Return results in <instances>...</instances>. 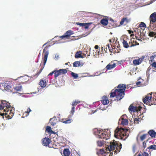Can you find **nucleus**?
Here are the masks:
<instances>
[{
    "label": "nucleus",
    "instance_id": "obj_1",
    "mask_svg": "<svg viewBox=\"0 0 156 156\" xmlns=\"http://www.w3.org/2000/svg\"><path fill=\"white\" fill-rule=\"evenodd\" d=\"M0 110H3L5 113L0 112V115L2 116L5 115L8 119H11L14 115L15 108L11 107L10 103L5 100H2L0 104Z\"/></svg>",
    "mask_w": 156,
    "mask_h": 156
},
{
    "label": "nucleus",
    "instance_id": "obj_2",
    "mask_svg": "<svg viewBox=\"0 0 156 156\" xmlns=\"http://www.w3.org/2000/svg\"><path fill=\"white\" fill-rule=\"evenodd\" d=\"M113 89L110 93V98L116 97L118 101L121 100L124 97L125 91L126 88L125 84H120L118 85L117 89Z\"/></svg>",
    "mask_w": 156,
    "mask_h": 156
},
{
    "label": "nucleus",
    "instance_id": "obj_3",
    "mask_svg": "<svg viewBox=\"0 0 156 156\" xmlns=\"http://www.w3.org/2000/svg\"><path fill=\"white\" fill-rule=\"evenodd\" d=\"M127 129L117 127L115 129L114 136L115 137L123 140H125L128 137L129 134Z\"/></svg>",
    "mask_w": 156,
    "mask_h": 156
},
{
    "label": "nucleus",
    "instance_id": "obj_4",
    "mask_svg": "<svg viewBox=\"0 0 156 156\" xmlns=\"http://www.w3.org/2000/svg\"><path fill=\"white\" fill-rule=\"evenodd\" d=\"M113 141L110 142V145H108V148L110 151L116 149V150L114 151V154H116L121 149L122 145L119 142L115 141L114 140H113Z\"/></svg>",
    "mask_w": 156,
    "mask_h": 156
},
{
    "label": "nucleus",
    "instance_id": "obj_5",
    "mask_svg": "<svg viewBox=\"0 0 156 156\" xmlns=\"http://www.w3.org/2000/svg\"><path fill=\"white\" fill-rule=\"evenodd\" d=\"M98 134V138L108 140L109 138L110 135V131L108 129H105L104 130H100Z\"/></svg>",
    "mask_w": 156,
    "mask_h": 156
},
{
    "label": "nucleus",
    "instance_id": "obj_6",
    "mask_svg": "<svg viewBox=\"0 0 156 156\" xmlns=\"http://www.w3.org/2000/svg\"><path fill=\"white\" fill-rule=\"evenodd\" d=\"M48 47L46 46L45 47L43 50V55H44V64L43 67L41 68L40 70V73H41L43 68H44V66L45 65L48 56L49 54V51L48 50Z\"/></svg>",
    "mask_w": 156,
    "mask_h": 156
},
{
    "label": "nucleus",
    "instance_id": "obj_7",
    "mask_svg": "<svg viewBox=\"0 0 156 156\" xmlns=\"http://www.w3.org/2000/svg\"><path fill=\"white\" fill-rule=\"evenodd\" d=\"M152 98L151 94L149 93L146 95L145 98L143 99V102L146 104L150 106Z\"/></svg>",
    "mask_w": 156,
    "mask_h": 156
},
{
    "label": "nucleus",
    "instance_id": "obj_8",
    "mask_svg": "<svg viewBox=\"0 0 156 156\" xmlns=\"http://www.w3.org/2000/svg\"><path fill=\"white\" fill-rule=\"evenodd\" d=\"M55 77L56 78L61 74H64L67 73V70L65 69H60L57 70H54Z\"/></svg>",
    "mask_w": 156,
    "mask_h": 156
},
{
    "label": "nucleus",
    "instance_id": "obj_9",
    "mask_svg": "<svg viewBox=\"0 0 156 156\" xmlns=\"http://www.w3.org/2000/svg\"><path fill=\"white\" fill-rule=\"evenodd\" d=\"M141 108L140 106L138 107L136 106H134L131 105L129 108V111H133L134 112L139 111L141 110Z\"/></svg>",
    "mask_w": 156,
    "mask_h": 156
},
{
    "label": "nucleus",
    "instance_id": "obj_10",
    "mask_svg": "<svg viewBox=\"0 0 156 156\" xmlns=\"http://www.w3.org/2000/svg\"><path fill=\"white\" fill-rule=\"evenodd\" d=\"M116 63L114 61L111 62L106 67L107 70H110L116 67Z\"/></svg>",
    "mask_w": 156,
    "mask_h": 156
},
{
    "label": "nucleus",
    "instance_id": "obj_11",
    "mask_svg": "<svg viewBox=\"0 0 156 156\" xmlns=\"http://www.w3.org/2000/svg\"><path fill=\"white\" fill-rule=\"evenodd\" d=\"M150 20L151 24L154 23L156 21V12H154L152 14L150 17Z\"/></svg>",
    "mask_w": 156,
    "mask_h": 156
},
{
    "label": "nucleus",
    "instance_id": "obj_12",
    "mask_svg": "<svg viewBox=\"0 0 156 156\" xmlns=\"http://www.w3.org/2000/svg\"><path fill=\"white\" fill-rule=\"evenodd\" d=\"M51 142V140L48 138L45 137L42 140V144L44 146H48Z\"/></svg>",
    "mask_w": 156,
    "mask_h": 156
},
{
    "label": "nucleus",
    "instance_id": "obj_13",
    "mask_svg": "<svg viewBox=\"0 0 156 156\" xmlns=\"http://www.w3.org/2000/svg\"><path fill=\"white\" fill-rule=\"evenodd\" d=\"M130 21V19H128L127 17H124L121 19V21L120 22V24L121 25H122L123 24L125 25L129 23Z\"/></svg>",
    "mask_w": 156,
    "mask_h": 156
},
{
    "label": "nucleus",
    "instance_id": "obj_14",
    "mask_svg": "<svg viewBox=\"0 0 156 156\" xmlns=\"http://www.w3.org/2000/svg\"><path fill=\"white\" fill-rule=\"evenodd\" d=\"M143 59V58H140L138 59H134L133 61V63L135 65H139L142 62Z\"/></svg>",
    "mask_w": 156,
    "mask_h": 156
},
{
    "label": "nucleus",
    "instance_id": "obj_15",
    "mask_svg": "<svg viewBox=\"0 0 156 156\" xmlns=\"http://www.w3.org/2000/svg\"><path fill=\"white\" fill-rule=\"evenodd\" d=\"M39 84L41 87L43 88L45 87L46 85V79H42L40 80Z\"/></svg>",
    "mask_w": 156,
    "mask_h": 156
},
{
    "label": "nucleus",
    "instance_id": "obj_16",
    "mask_svg": "<svg viewBox=\"0 0 156 156\" xmlns=\"http://www.w3.org/2000/svg\"><path fill=\"white\" fill-rule=\"evenodd\" d=\"M101 101L102 103L104 105L108 104L109 102L108 97L105 96H103Z\"/></svg>",
    "mask_w": 156,
    "mask_h": 156
},
{
    "label": "nucleus",
    "instance_id": "obj_17",
    "mask_svg": "<svg viewBox=\"0 0 156 156\" xmlns=\"http://www.w3.org/2000/svg\"><path fill=\"white\" fill-rule=\"evenodd\" d=\"M83 63L81 62L80 61H75L73 63V66L74 67L82 66H83Z\"/></svg>",
    "mask_w": 156,
    "mask_h": 156
},
{
    "label": "nucleus",
    "instance_id": "obj_18",
    "mask_svg": "<svg viewBox=\"0 0 156 156\" xmlns=\"http://www.w3.org/2000/svg\"><path fill=\"white\" fill-rule=\"evenodd\" d=\"M57 119L56 117L51 118L50 119V122L52 126H54L56 124Z\"/></svg>",
    "mask_w": 156,
    "mask_h": 156
},
{
    "label": "nucleus",
    "instance_id": "obj_19",
    "mask_svg": "<svg viewBox=\"0 0 156 156\" xmlns=\"http://www.w3.org/2000/svg\"><path fill=\"white\" fill-rule=\"evenodd\" d=\"M156 57V55H155L151 56L150 57V61L151 62L155 61L154 60V58ZM151 65L152 67L156 68V62H154L153 63L151 64Z\"/></svg>",
    "mask_w": 156,
    "mask_h": 156
},
{
    "label": "nucleus",
    "instance_id": "obj_20",
    "mask_svg": "<svg viewBox=\"0 0 156 156\" xmlns=\"http://www.w3.org/2000/svg\"><path fill=\"white\" fill-rule=\"evenodd\" d=\"M70 151L68 148L65 149L63 151V154L64 156H69Z\"/></svg>",
    "mask_w": 156,
    "mask_h": 156
},
{
    "label": "nucleus",
    "instance_id": "obj_21",
    "mask_svg": "<svg viewBox=\"0 0 156 156\" xmlns=\"http://www.w3.org/2000/svg\"><path fill=\"white\" fill-rule=\"evenodd\" d=\"M148 133L150 136L153 137H155L156 135V132L153 130H151L148 132Z\"/></svg>",
    "mask_w": 156,
    "mask_h": 156
},
{
    "label": "nucleus",
    "instance_id": "obj_22",
    "mask_svg": "<svg viewBox=\"0 0 156 156\" xmlns=\"http://www.w3.org/2000/svg\"><path fill=\"white\" fill-rule=\"evenodd\" d=\"M154 96H155V98H154V97H152L151 101L150 102V106L156 104V93H155Z\"/></svg>",
    "mask_w": 156,
    "mask_h": 156
},
{
    "label": "nucleus",
    "instance_id": "obj_23",
    "mask_svg": "<svg viewBox=\"0 0 156 156\" xmlns=\"http://www.w3.org/2000/svg\"><path fill=\"white\" fill-rule=\"evenodd\" d=\"M73 34V32L71 30H68L65 33V34L66 36L67 39L69 38L70 37V36Z\"/></svg>",
    "mask_w": 156,
    "mask_h": 156
},
{
    "label": "nucleus",
    "instance_id": "obj_24",
    "mask_svg": "<svg viewBox=\"0 0 156 156\" xmlns=\"http://www.w3.org/2000/svg\"><path fill=\"white\" fill-rule=\"evenodd\" d=\"M101 23L104 26H106L108 23V20L107 19H103L101 20Z\"/></svg>",
    "mask_w": 156,
    "mask_h": 156
},
{
    "label": "nucleus",
    "instance_id": "obj_25",
    "mask_svg": "<svg viewBox=\"0 0 156 156\" xmlns=\"http://www.w3.org/2000/svg\"><path fill=\"white\" fill-rule=\"evenodd\" d=\"M82 52L81 51H79L76 53L75 55V58H83V57L81 55Z\"/></svg>",
    "mask_w": 156,
    "mask_h": 156
},
{
    "label": "nucleus",
    "instance_id": "obj_26",
    "mask_svg": "<svg viewBox=\"0 0 156 156\" xmlns=\"http://www.w3.org/2000/svg\"><path fill=\"white\" fill-rule=\"evenodd\" d=\"M62 122L65 123H70L72 121V119H62Z\"/></svg>",
    "mask_w": 156,
    "mask_h": 156
},
{
    "label": "nucleus",
    "instance_id": "obj_27",
    "mask_svg": "<svg viewBox=\"0 0 156 156\" xmlns=\"http://www.w3.org/2000/svg\"><path fill=\"white\" fill-rule=\"evenodd\" d=\"M122 120L121 124L123 125H127L128 124V120L126 119H124L121 117Z\"/></svg>",
    "mask_w": 156,
    "mask_h": 156
},
{
    "label": "nucleus",
    "instance_id": "obj_28",
    "mask_svg": "<svg viewBox=\"0 0 156 156\" xmlns=\"http://www.w3.org/2000/svg\"><path fill=\"white\" fill-rule=\"evenodd\" d=\"M122 44L123 47L126 48H128L129 47V45L128 44V42L126 41L124 39H123Z\"/></svg>",
    "mask_w": 156,
    "mask_h": 156
},
{
    "label": "nucleus",
    "instance_id": "obj_29",
    "mask_svg": "<svg viewBox=\"0 0 156 156\" xmlns=\"http://www.w3.org/2000/svg\"><path fill=\"white\" fill-rule=\"evenodd\" d=\"M105 141L104 140H98L97 141L98 146L99 147H101L105 144Z\"/></svg>",
    "mask_w": 156,
    "mask_h": 156
},
{
    "label": "nucleus",
    "instance_id": "obj_30",
    "mask_svg": "<svg viewBox=\"0 0 156 156\" xmlns=\"http://www.w3.org/2000/svg\"><path fill=\"white\" fill-rule=\"evenodd\" d=\"M46 130L48 132L52 134L54 133V132L51 130V128L49 126H47L46 128Z\"/></svg>",
    "mask_w": 156,
    "mask_h": 156
},
{
    "label": "nucleus",
    "instance_id": "obj_31",
    "mask_svg": "<svg viewBox=\"0 0 156 156\" xmlns=\"http://www.w3.org/2000/svg\"><path fill=\"white\" fill-rule=\"evenodd\" d=\"M128 44L129 45V47H132L136 45V44H133V40L132 39L129 41L128 42Z\"/></svg>",
    "mask_w": 156,
    "mask_h": 156
},
{
    "label": "nucleus",
    "instance_id": "obj_32",
    "mask_svg": "<svg viewBox=\"0 0 156 156\" xmlns=\"http://www.w3.org/2000/svg\"><path fill=\"white\" fill-rule=\"evenodd\" d=\"M21 88L22 87L20 85L16 86L14 87V89L17 91H20Z\"/></svg>",
    "mask_w": 156,
    "mask_h": 156
},
{
    "label": "nucleus",
    "instance_id": "obj_33",
    "mask_svg": "<svg viewBox=\"0 0 156 156\" xmlns=\"http://www.w3.org/2000/svg\"><path fill=\"white\" fill-rule=\"evenodd\" d=\"M141 82V85L142 86H145L147 84V82L146 80H144L142 79L140 80Z\"/></svg>",
    "mask_w": 156,
    "mask_h": 156
},
{
    "label": "nucleus",
    "instance_id": "obj_34",
    "mask_svg": "<svg viewBox=\"0 0 156 156\" xmlns=\"http://www.w3.org/2000/svg\"><path fill=\"white\" fill-rule=\"evenodd\" d=\"M11 88V87L10 85H9L7 84H6L5 85V89L6 90H10Z\"/></svg>",
    "mask_w": 156,
    "mask_h": 156
},
{
    "label": "nucleus",
    "instance_id": "obj_35",
    "mask_svg": "<svg viewBox=\"0 0 156 156\" xmlns=\"http://www.w3.org/2000/svg\"><path fill=\"white\" fill-rule=\"evenodd\" d=\"M147 149H148L149 150L150 149L152 150H156V145H151L150 146L148 147Z\"/></svg>",
    "mask_w": 156,
    "mask_h": 156
},
{
    "label": "nucleus",
    "instance_id": "obj_36",
    "mask_svg": "<svg viewBox=\"0 0 156 156\" xmlns=\"http://www.w3.org/2000/svg\"><path fill=\"white\" fill-rule=\"evenodd\" d=\"M150 26L152 30H156V24H154V23L152 24L150 23Z\"/></svg>",
    "mask_w": 156,
    "mask_h": 156
},
{
    "label": "nucleus",
    "instance_id": "obj_37",
    "mask_svg": "<svg viewBox=\"0 0 156 156\" xmlns=\"http://www.w3.org/2000/svg\"><path fill=\"white\" fill-rule=\"evenodd\" d=\"M148 35L151 37H154L155 36H156V33H155L153 31L149 33Z\"/></svg>",
    "mask_w": 156,
    "mask_h": 156
},
{
    "label": "nucleus",
    "instance_id": "obj_38",
    "mask_svg": "<svg viewBox=\"0 0 156 156\" xmlns=\"http://www.w3.org/2000/svg\"><path fill=\"white\" fill-rule=\"evenodd\" d=\"M72 76L75 79H77L78 77V75L77 74L72 72L71 73Z\"/></svg>",
    "mask_w": 156,
    "mask_h": 156
},
{
    "label": "nucleus",
    "instance_id": "obj_39",
    "mask_svg": "<svg viewBox=\"0 0 156 156\" xmlns=\"http://www.w3.org/2000/svg\"><path fill=\"white\" fill-rule=\"evenodd\" d=\"M80 103V101L75 100V101L73 102L72 105L73 106H75L76 105Z\"/></svg>",
    "mask_w": 156,
    "mask_h": 156
},
{
    "label": "nucleus",
    "instance_id": "obj_40",
    "mask_svg": "<svg viewBox=\"0 0 156 156\" xmlns=\"http://www.w3.org/2000/svg\"><path fill=\"white\" fill-rule=\"evenodd\" d=\"M92 23H84V25L83 27H84L85 29H88L89 25L92 24Z\"/></svg>",
    "mask_w": 156,
    "mask_h": 156
},
{
    "label": "nucleus",
    "instance_id": "obj_41",
    "mask_svg": "<svg viewBox=\"0 0 156 156\" xmlns=\"http://www.w3.org/2000/svg\"><path fill=\"white\" fill-rule=\"evenodd\" d=\"M147 134H144L141 136L140 137V139L141 141H143L144 140L146 137Z\"/></svg>",
    "mask_w": 156,
    "mask_h": 156
},
{
    "label": "nucleus",
    "instance_id": "obj_42",
    "mask_svg": "<svg viewBox=\"0 0 156 156\" xmlns=\"http://www.w3.org/2000/svg\"><path fill=\"white\" fill-rule=\"evenodd\" d=\"M75 112V107L74 106H73L72 108V109L71 111V112L72 113V115H70V116L71 117L72 116H73V114Z\"/></svg>",
    "mask_w": 156,
    "mask_h": 156
},
{
    "label": "nucleus",
    "instance_id": "obj_43",
    "mask_svg": "<svg viewBox=\"0 0 156 156\" xmlns=\"http://www.w3.org/2000/svg\"><path fill=\"white\" fill-rule=\"evenodd\" d=\"M146 24L144 23L141 22L140 24V27H146Z\"/></svg>",
    "mask_w": 156,
    "mask_h": 156
},
{
    "label": "nucleus",
    "instance_id": "obj_44",
    "mask_svg": "<svg viewBox=\"0 0 156 156\" xmlns=\"http://www.w3.org/2000/svg\"><path fill=\"white\" fill-rule=\"evenodd\" d=\"M141 156H150L149 154L148 153L144 152L143 153H142L141 155Z\"/></svg>",
    "mask_w": 156,
    "mask_h": 156
},
{
    "label": "nucleus",
    "instance_id": "obj_45",
    "mask_svg": "<svg viewBox=\"0 0 156 156\" xmlns=\"http://www.w3.org/2000/svg\"><path fill=\"white\" fill-rule=\"evenodd\" d=\"M99 153L100 154H102L105 153V151L103 149H100L99 151Z\"/></svg>",
    "mask_w": 156,
    "mask_h": 156
},
{
    "label": "nucleus",
    "instance_id": "obj_46",
    "mask_svg": "<svg viewBox=\"0 0 156 156\" xmlns=\"http://www.w3.org/2000/svg\"><path fill=\"white\" fill-rule=\"evenodd\" d=\"M136 144H134L133 147V151L134 153H135L136 149Z\"/></svg>",
    "mask_w": 156,
    "mask_h": 156
},
{
    "label": "nucleus",
    "instance_id": "obj_47",
    "mask_svg": "<svg viewBox=\"0 0 156 156\" xmlns=\"http://www.w3.org/2000/svg\"><path fill=\"white\" fill-rule=\"evenodd\" d=\"M141 82L140 81H138V82H137L136 83V84L138 87L141 86H141Z\"/></svg>",
    "mask_w": 156,
    "mask_h": 156
},
{
    "label": "nucleus",
    "instance_id": "obj_48",
    "mask_svg": "<svg viewBox=\"0 0 156 156\" xmlns=\"http://www.w3.org/2000/svg\"><path fill=\"white\" fill-rule=\"evenodd\" d=\"M108 48L109 50V51H110L112 52V50L113 49V48H111L110 47L109 44H108Z\"/></svg>",
    "mask_w": 156,
    "mask_h": 156
},
{
    "label": "nucleus",
    "instance_id": "obj_49",
    "mask_svg": "<svg viewBox=\"0 0 156 156\" xmlns=\"http://www.w3.org/2000/svg\"><path fill=\"white\" fill-rule=\"evenodd\" d=\"M82 74L83 75H83L82 76V77H86V76H88L87 75L89 74V73H82Z\"/></svg>",
    "mask_w": 156,
    "mask_h": 156
},
{
    "label": "nucleus",
    "instance_id": "obj_50",
    "mask_svg": "<svg viewBox=\"0 0 156 156\" xmlns=\"http://www.w3.org/2000/svg\"><path fill=\"white\" fill-rule=\"evenodd\" d=\"M31 111V110H30V108H27V111H25V113H27L28 114Z\"/></svg>",
    "mask_w": 156,
    "mask_h": 156
},
{
    "label": "nucleus",
    "instance_id": "obj_51",
    "mask_svg": "<svg viewBox=\"0 0 156 156\" xmlns=\"http://www.w3.org/2000/svg\"><path fill=\"white\" fill-rule=\"evenodd\" d=\"M76 24L78 25H79L80 26H82V27L84 25V23H76Z\"/></svg>",
    "mask_w": 156,
    "mask_h": 156
},
{
    "label": "nucleus",
    "instance_id": "obj_52",
    "mask_svg": "<svg viewBox=\"0 0 156 156\" xmlns=\"http://www.w3.org/2000/svg\"><path fill=\"white\" fill-rule=\"evenodd\" d=\"M60 38H62V39H63V38H66V35H65V34L63 35H62V36H60Z\"/></svg>",
    "mask_w": 156,
    "mask_h": 156
},
{
    "label": "nucleus",
    "instance_id": "obj_53",
    "mask_svg": "<svg viewBox=\"0 0 156 156\" xmlns=\"http://www.w3.org/2000/svg\"><path fill=\"white\" fill-rule=\"evenodd\" d=\"M133 44H136V45H139V43H138L137 41H135L134 40H133Z\"/></svg>",
    "mask_w": 156,
    "mask_h": 156
},
{
    "label": "nucleus",
    "instance_id": "obj_54",
    "mask_svg": "<svg viewBox=\"0 0 156 156\" xmlns=\"http://www.w3.org/2000/svg\"><path fill=\"white\" fill-rule=\"evenodd\" d=\"M86 54L87 55V58L88 56H90V53L89 51H86Z\"/></svg>",
    "mask_w": 156,
    "mask_h": 156
},
{
    "label": "nucleus",
    "instance_id": "obj_55",
    "mask_svg": "<svg viewBox=\"0 0 156 156\" xmlns=\"http://www.w3.org/2000/svg\"><path fill=\"white\" fill-rule=\"evenodd\" d=\"M108 48V44L105 46L104 50L106 52V51L107 50Z\"/></svg>",
    "mask_w": 156,
    "mask_h": 156
},
{
    "label": "nucleus",
    "instance_id": "obj_56",
    "mask_svg": "<svg viewBox=\"0 0 156 156\" xmlns=\"http://www.w3.org/2000/svg\"><path fill=\"white\" fill-rule=\"evenodd\" d=\"M53 73H54L55 74L54 70L52 71L51 73H50L48 75V76H52Z\"/></svg>",
    "mask_w": 156,
    "mask_h": 156
},
{
    "label": "nucleus",
    "instance_id": "obj_57",
    "mask_svg": "<svg viewBox=\"0 0 156 156\" xmlns=\"http://www.w3.org/2000/svg\"><path fill=\"white\" fill-rule=\"evenodd\" d=\"M143 147L145 148L146 146V144L144 142H143Z\"/></svg>",
    "mask_w": 156,
    "mask_h": 156
},
{
    "label": "nucleus",
    "instance_id": "obj_58",
    "mask_svg": "<svg viewBox=\"0 0 156 156\" xmlns=\"http://www.w3.org/2000/svg\"><path fill=\"white\" fill-rule=\"evenodd\" d=\"M88 13L86 12H83V13H82V14H83V15H84V16H83V17H87V16H85V15H86Z\"/></svg>",
    "mask_w": 156,
    "mask_h": 156
},
{
    "label": "nucleus",
    "instance_id": "obj_59",
    "mask_svg": "<svg viewBox=\"0 0 156 156\" xmlns=\"http://www.w3.org/2000/svg\"><path fill=\"white\" fill-rule=\"evenodd\" d=\"M128 32H129V34H131L132 33H133V31H132V30H128Z\"/></svg>",
    "mask_w": 156,
    "mask_h": 156
},
{
    "label": "nucleus",
    "instance_id": "obj_60",
    "mask_svg": "<svg viewBox=\"0 0 156 156\" xmlns=\"http://www.w3.org/2000/svg\"><path fill=\"white\" fill-rule=\"evenodd\" d=\"M99 48L98 46V45H96L94 47V48L95 49H98Z\"/></svg>",
    "mask_w": 156,
    "mask_h": 156
},
{
    "label": "nucleus",
    "instance_id": "obj_61",
    "mask_svg": "<svg viewBox=\"0 0 156 156\" xmlns=\"http://www.w3.org/2000/svg\"><path fill=\"white\" fill-rule=\"evenodd\" d=\"M136 121H139V119H137L136 118H135L134 119V122H135Z\"/></svg>",
    "mask_w": 156,
    "mask_h": 156
},
{
    "label": "nucleus",
    "instance_id": "obj_62",
    "mask_svg": "<svg viewBox=\"0 0 156 156\" xmlns=\"http://www.w3.org/2000/svg\"><path fill=\"white\" fill-rule=\"evenodd\" d=\"M96 111H97V110H95L93 112V111L92 110L91 113H93V114L95 112H96Z\"/></svg>",
    "mask_w": 156,
    "mask_h": 156
},
{
    "label": "nucleus",
    "instance_id": "obj_63",
    "mask_svg": "<svg viewBox=\"0 0 156 156\" xmlns=\"http://www.w3.org/2000/svg\"><path fill=\"white\" fill-rule=\"evenodd\" d=\"M141 39H142V38H141V37H140V38L137 39V40L142 41Z\"/></svg>",
    "mask_w": 156,
    "mask_h": 156
},
{
    "label": "nucleus",
    "instance_id": "obj_64",
    "mask_svg": "<svg viewBox=\"0 0 156 156\" xmlns=\"http://www.w3.org/2000/svg\"><path fill=\"white\" fill-rule=\"evenodd\" d=\"M137 156H141V154H139Z\"/></svg>",
    "mask_w": 156,
    "mask_h": 156
}]
</instances>
